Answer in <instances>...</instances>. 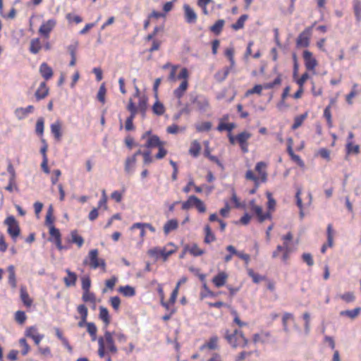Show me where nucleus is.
I'll return each mask as SVG.
<instances>
[{
	"label": "nucleus",
	"mask_w": 361,
	"mask_h": 361,
	"mask_svg": "<svg viewBox=\"0 0 361 361\" xmlns=\"http://www.w3.org/2000/svg\"><path fill=\"white\" fill-rule=\"evenodd\" d=\"M113 336L111 332L105 331L104 337L101 336L98 338V355L100 358L104 357L107 353H117L118 349Z\"/></svg>",
	"instance_id": "obj_1"
},
{
	"label": "nucleus",
	"mask_w": 361,
	"mask_h": 361,
	"mask_svg": "<svg viewBox=\"0 0 361 361\" xmlns=\"http://www.w3.org/2000/svg\"><path fill=\"white\" fill-rule=\"evenodd\" d=\"M293 235L290 232H288L286 235L282 236L283 240V245H277L276 250L272 252V257L277 258L279 257V252L283 251V255L281 257V260L284 264H287L290 258V255L292 252L291 248L289 245V242L293 240Z\"/></svg>",
	"instance_id": "obj_2"
},
{
	"label": "nucleus",
	"mask_w": 361,
	"mask_h": 361,
	"mask_svg": "<svg viewBox=\"0 0 361 361\" xmlns=\"http://www.w3.org/2000/svg\"><path fill=\"white\" fill-rule=\"evenodd\" d=\"M225 338L233 348L245 347L248 343V340L244 336L243 332L237 329L234 330L232 334H229L228 331L226 330Z\"/></svg>",
	"instance_id": "obj_3"
},
{
	"label": "nucleus",
	"mask_w": 361,
	"mask_h": 361,
	"mask_svg": "<svg viewBox=\"0 0 361 361\" xmlns=\"http://www.w3.org/2000/svg\"><path fill=\"white\" fill-rule=\"evenodd\" d=\"M98 250L97 249L91 250L88 256L83 260V264H88L92 269H96L101 267L104 271L106 270V262L104 259L98 257Z\"/></svg>",
	"instance_id": "obj_4"
},
{
	"label": "nucleus",
	"mask_w": 361,
	"mask_h": 361,
	"mask_svg": "<svg viewBox=\"0 0 361 361\" xmlns=\"http://www.w3.org/2000/svg\"><path fill=\"white\" fill-rule=\"evenodd\" d=\"M4 224L8 226V233L12 238L13 241H16L17 238L20 233V229L15 217L13 216H8L5 219Z\"/></svg>",
	"instance_id": "obj_5"
},
{
	"label": "nucleus",
	"mask_w": 361,
	"mask_h": 361,
	"mask_svg": "<svg viewBox=\"0 0 361 361\" xmlns=\"http://www.w3.org/2000/svg\"><path fill=\"white\" fill-rule=\"evenodd\" d=\"M191 103L195 104L200 111H205L209 107V100L203 95H197L191 94L190 95Z\"/></svg>",
	"instance_id": "obj_6"
},
{
	"label": "nucleus",
	"mask_w": 361,
	"mask_h": 361,
	"mask_svg": "<svg viewBox=\"0 0 361 361\" xmlns=\"http://www.w3.org/2000/svg\"><path fill=\"white\" fill-rule=\"evenodd\" d=\"M173 252V250L166 251L165 247H153L148 250V255L155 259H159V257H161L165 261L167 258Z\"/></svg>",
	"instance_id": "obj_7"
},
{
	"label": "nucleus",
	"mask_w": 361,
	"mask_h": 361,
	"mask_svg": "<svg viewBox=\"0 0 361 361\" xmlns=\"http://www.w3.org/2000/svg\"><path fill=\"white\" fill-rule=\"evenodd\" d=\"M303 59L307 70L314 71L315 68L318 65V63L316 59L313 57L312 53L308 50H305L303 51Z\"/></svg>",
	"instance_id": "obj_8"
},
{
	"label": "nucleus",
	"mask_w": 361,
	"mask_h": 361,
	"mask_svg": "<svg viewBox=\"0 0 361 361\" xmlns=\"http://www.w3.org/2000/svg\"><path fill=\"white\" fill-rule=\"evenodd\" d=\"M184 11V18L187 23L194 24L197 22V15L194 9L188 4H185L183 6Z\"/></svg>",
	"instance_id": "obj_9"
},
{
	"label": "nucleus",
	"mask_w": 361,
	"mask_h": 361,
	"mask_svg": "<svg viewBox=\"0 0 361 361\" xmlns=\"http://www.w3.org/2000/svg\"><path fill=\"white\" fill-rule=\"evenodd\" d=\"M312 32V27H309L305 29L303 32H302L298 39H297V46L307 47L310 44V36Z\"/></svg>",
	"instance_id": "obj_10"
},
{
	"label": "nucleus",
	"mask_w": 361,
	"mask_h": 361,
	"mask_svg": "<svg viewBox=\"0 0 361 361\" xmlns=\"http://www.w3.org/2000/svg\"><path fill=\"white\" fill-rule=\"evenodd\" d=\"M56 24V21L54 19H49L47 21L43 23L39 29V32L46 38H48L49 33L53 30Z\"/></svg>",
	"instance_id": "obj_11"
},
{
	"label": "nucleus",
	"mask_w": 361,
	"mask_h": 361,
	"mask_svg": "<svg viewBox=\"0 0 361 361\" xmlns=\"http://www.w3.org/2000/svg\"><path fill=\"white\" fill-rule=\"evenodd\" d=\"M25 336L32 338L37 345H39V343L44 338V335L39 334L37 331L36 326H30L27 328L25 332Z\"/></svg>",
	"instance_id": "obj_12"
},
{
	"label": "nucleus",
	"mask_w": 361,
	"mask_h": 361,
	"mask_svg": "<svg viewBox=\"0 0 361 361\" xmlns=\"http://www.w3.org/2000/svg\"><path fill=\"white\" fill-rule=\"evenodd\" d=\"M77 311L80 315V321L78 322V325L79 327H83L85 325L87 326V318L88 315V310L87 307L85 305H80L77 307Z\"/></svg>",
	"instance_id": "obj_13"
},
{
	"label": "nucleus",
	"mask_w": 361,
	"mask_h": 361,
	"mask_svg": "<svg viewBox=\"0 0 361 361\" xmlns=\"http://www.w3.org/2000/svg\"><path fill=\"white\" fill-rule=\"evenodd\" d=\"M164 142H161L157 135H153L147 138V142L145 144L144 147L150 149L154 147H158L160 145H164Z\"/></svg>",
	"instance_id": "obj_14"
},
{
	"label": "nucleus",
	"mask_w": 361,
	"mask_h": 361,
	"mask_svg": "<svg viewBox=\"0 0 361 361\" xmlns=\"http://www.w3.org/2000/svg\"><path fill=\"white\" fill-rule=\"evenodd\" d=\"M228 274L224 271H221L213 278L212 282L216 287L220 288L226 284Z\"/></svg>",
	"instance_id": "obj_15"
},
{
	"label": "nucleus",
	"mask_w": 361,
	"mask_h": 361,
	"mask_svg": "<svg viewBox=\"0 0 361 361\" xmlns=\"http://www.w3.org/2000/svg\"><path fill=\"white\" fill-rule=\"evenodd\" d=\"M66 272L67 274V276L63 279L65 285L67 287L74 286L78 279L76 274L71 271L70 269H66Z\"/></svg>",
	"instance_id": "obj_16"
},
{
	"label": "nucleus",
	"mask_w": 361,
	"mask_h": 361,
	"mask_svg": "<svg viewBox=\"0 0 361 361\" xmlns=\"http://www.w3.org/2000/svg\"><path fill=\"white\" fill-rule=\"evenodd\" d=\"M39 73L46 80H49L53 75L52 68L46 63L40 65Z\"/></svg>",
	"instance_id": "obj_17"
},
{
	"label": "nucleus",
	"mask_w": 361,
	"mask_h": 361,
	"mask_svg": "<svg viewBox=\"0 0 361 361\" xmlns=\"http://www.w3.org/2000/svg\"><path fill=\"white\" fill-rule=\"evenodd\" d=\"M49 93V88L47 87V85L44 82H42L35 92V97L37 100H41L45 98Z\"/></svg>",
	"instance_id": "obj_18"
},
{
	"label": "nucleus",
	"mask_w": 361,
	"mask_h": 361,
	"mask_svg": "<svg viewBox=\"0 0 361 361\" xmlns=\"http://www.w3.org/2000/svg\"><path fill=\"white\" fill-rule=\"evenodd\" d=\"M50 128L51 132L54 135V138L57 140H60L62 137L61 122L59 121H56L51 125Z\"/></svg>",
	"instance_id": "obj_19"
},
{
	"label": "nucleus",
	"mask_w": 361,
	"mask_h": 361,
	"mask_svg": "<svg viewBox=\"0 0 361 361\" xmlns=\"http://www.w3.org/2000/svg\"><path fill=\"white\" fill-rule=\"evenodd\" d=\"M135 156L128 157L125 162V171L128 174H132L134 171V168L136 164Z\"/></svg>",
	"instance_id": "obj_20"
},
{
	"label": "nucleus",
	"mask_w": 361,
	"mask_h": 361,
	"mask_svg": "<svg viewBox=\"0 0 361 361\" xmlns=\"http://www.w3.org/2000/svg\"><path fill=\"white\" fill-rule=\"evenodd\" d=\"M147 107V98L145 96L140 97L137 108V111L141 114L142 118L145 117Z\"/></svg>",
	"instance_id": "obj_21"
},
{
	"label": "nucleus",
	"mask_w": 361,
	"mask_h": 361,
	"mask_svg": "<svg viewBox=\"0 0 361 361\" xmlns=\"http://www.w3.org/2000/svg\"><path fill=\"white\" fill-rule=\"evenodd\" d=\"M8 272V283L13 288H16L17 286L15 267L13 265H9L7 268Z\"/></svg>",
	"instance_id": "obj_22"
},
{
	"label": "nucleus",
	"mask_w": 361,
	"mask_h": 361,
	"mask_svg": "<svg viewBox=\"0 0 361 361\" xmlns=\"http://www.w3.org/2000/svg\"><path fill=\"white\" fill-rule=\"evenodd\" d=\"M188 82L187 80H183L180 84L179 87L173 91V94L176 97L180 99L184 94L185 92L188 89Z\"/></svg>",
	"instance_id": "obj_23"
},
{
	"label": "nucleus",
	"mask_w": 361,
	"mask_h": 361,
	"mask_svg": "<svg viewBox=\"0 0 361 361\" xmlns=\"http://www.w3.org/2000/svg\"><path fill=\"white\" fill-rule=\"evenodd\" d=\"M185 251L189 252L190 254L195 257L201 256L204 253V250L200 249L198 245L195 243L192 244L191 246L187 245L184 248Z\"/></svg>",
	"instance_id": "obj_24"
},
{
	"label": "nucleus",
	"mask_w": 361,
	"mask_h": 361,
	"mask_svg": "<svg viewBox=\"0 0 361 361\" xmlns=\"http://www.w3.org/2000/svg\"><path fill=\"white\" fill-rule=\"evenodd\" d=\"M20 296L22 302L26 307H29L32 305V300L30 298L25 286H21Z\"/></svg>",
	"instance_id": "obj_25"
},
{
	"label": "nucleus",
	"mask_w": 361,
	"mask_h": 361,
	"mask_svg": "<svg viewBox=\"0 0 361 361\" xmlns=\"http://www.w3.org/2000/svg\"><path fill=\"white\" fill-rule=\"evenodd\" d=\"M34 110V106L30 105L26 108H18L15 113L18 119L24 118L28 114L32 113Z\"/></svg>",
	"instance_id": "obj_26"
},
{
	"label": "nucleus",
	"mask_w": 361,
	"mask_h": 361,
	"mask_svg": "<svg viewBox=\"0 0 361 361\" xmlns=\"http://www.w3.org/2000/svg\"><path fill=\"white\" fill-rule=\"evenodd\" d=\"M178 223L176 219H171L168 221L164 226V232L168 235L171 231L176 230L178 228Z\"/></svg>",
	"instance_id": "obj_27"
},
{
	"label": "nucleus",
	"mask_w": 361,
	"mask_h": 361,
	"mask_svg": "<svg viewBox=\"0 0 361 361\" xmlns=\"http://www.w3.org/2000/svg\"><path fill=\"white\" fill-rule=\"evenodd\" d=\"M271 336L269 331H262L259 334H255L253 335V342L257 343H265L267 338Z\"/></svg>",
	"instance_id": "obj_28"
},
{
	"label": "nucleus",
	"mask_w": 361,
	"mask_h": 361,
	"mask_svg": "<svg viewBox=\"0 0 361 361\" xmlns=\"http://www.w3.org/2000/svg\"><path fill=\"white\" fill-rule=\"evenodd\" d=\"M99 317L100 319L103 321L106 326H107L110 324V316L109 314V311L106 307L103 306L99 307Z\"/></svg>",
	"instance_id": "obj_29"
},
{
	"label": "nucleus",
	"mask_w": 361,
	"mask_h": 361,
	"mask_svg": "<svg viewBox=\"0 0 361 361\" xmlns=\"http://www.w3.org/2000/svg\"><path fill=\"white\" fill-rule=\"evenodd\" d=\"M361 312V307H356L350 310H343L340 312L341 316L348 317L352 319L356 318Z\"/></svg>",
	"instance_id": "obj_30"
},
{
	"label": "nucleus",
	"mask_w": 361,
	"mask_h": 361,
	"mask_svg": "<svg viewBox=\"0 0 361 361\" xmlns=\"http://www.w3.org/2000/svg\"><path fill=\"white\" fill-rule=\"evenodd\" d=\"M256 215L257 216L258 220L259 222H263L267 219H271V214L269 212H267L266 214H263L262 209L261 207H255V209L252 210Z\"/></svg>",
	"instance_id": "obj_31"
},
{
	"label": "nucleus",
	"mask_w": 361,
	"mask_h": 361,
	"mask_svg": "<svg viewBox=\"0 0 361 361\" xmlns=\"http://www.w3.org/2000/svg\"><path fill=\"white\" fill-rule=\"evenodd\" d=\"M225 20L223 19L218 20L216 23L210 27V31L216 35H219L224 26Z\"/></svg>",
	"instance_id": "obj_32"
},
{
	"label": "nucleus",
	"mask_w": 361,
	"mask_h": 361,
	"mask_svg": "<svg viewBox=\"0 0 361 361\" xmlns=\"http://www.w3.org/2000/svg\"><path fill=\"white\" fill-rule=\"evenodd\" d=\"M231 71V68H224L222 70L217 71L214 75V78L218 82L224 81Z\"/></svg>",
	"instance_id": "obj_33"
},
{
	"label": "nucleus",
	"mask_w": 361,
	"mask_h": 361,
	"mask_svg": "<svg viewBox=\"0 0 361 361\" xmlns=\"http://www.w3.org/2000/svg\"><path fill=\"white\" fill-rule=\"evenodd\" d=\"M41 48L42 45L39 38H34L30 41V51L32 54H37Z\"/></svg>",
	"instance_id": "obj_34"
},
{
	"label": "nucleus",
	"mask_w": 361,
	"mask_h": 361,
	"mask_svg": "<svg viewBox=\"0 0 361 361\" xmlns=\"http://www.w3.org/2000/svg\"><path fill=\"white\" fill-rule=\"evenodd\" d=\"M218 337L216 336H212V338H210L209 341L204 343V345H202L200 348L201 350H203L204 348H209L210 350H215L218 347V345H217V343H218Z\"/></svg>",
	"instance_id": "obj_35"
},
{
	"label": "nucleus",
	"mask_w": 361,
	"mask_h": 361,
	"mask_svg": "<svg viewBox=\"0 0 361 361\" xmlns=\"http://www.w3.org/2000/svg\"><path fill=\"white\" fill-rule=\"evenodd\" d=\"M118 291L126 297H133L135 295V290L130 286H121Z\"/></svg>",
	"instance_id": "obj_36"
},
{
	"label": "nucleus",
	"mask_w": 361,
	"mask_h": 361,
	"mask_svg": "<svg viewBox=\"0 0 361 361\" xmlns=\"http://www.w3.org/2000/svg\"><path fill=\"white\" fill-rule=\"evenodd\" d=\"M247 18H248V15H247V14L242 15L238 19V20L236 21L235 23H233L231 25L232 29H233L234 30H238L243 28L245 22L247 20Z\"/></svg>",
	"instance_id": "obj_37"
},
{
	"label": "nucleus",
	"mask_w": 361,
	"mask_h": 361,
	"mask_svg": "<svg viewBox=\"0 0 361 361\" xmlns=\"http://www.w3.org/2000/svg\"><path fill=\"white\" fill-rule=\"evenodd\" d=\"M71 242L73 243H75L78 247H82L84 243V239L81 235L78 234V231L76 230L72 231L71 233Z\"/></svg>",
	"instance_id": "obj_38"
},
{
	"label": "nucleus",
	"mask_w": 361,
	"mask_h": 361,
	"mask_svg": "<svg viewBox=\"0 0 361 361\" xmlns=\"http://www.w3.org/2000/svg\"><path fill=\"white\" fill-rule=\"evenodd\" d=\"M201 150V146L198 141L194 140L192 142L190 147L189 149V153L194 157H197Z\"/></svg>",
	"instance_id": "obj_39"
},
{
	"label": "nucleus",
	"mask_w": 361,
	"mask_h": 361,
	"mask_svg": "<svg viewBox=\"0 0 361 361\" xmlns=\"http://www.w3.org/2000/svg\"><path fill=\"white\" fill-rule=\"evenodd\" d=\"M204 233L205 237L204 241L205 243H210L216 240L215 235L209 225L205 226Z\"/></svg>",
	"instance_id": "obj_40"
},
{
	"label": "nucleus",
	"mask_w": 361,
	"mask_h": 361,
	"mask_svg": "<svg viewBox=\"0 0 361 361\" xmlns=\"http://www.w3.org/2000/svg\"><path fill=\"white\" fill-rule=\"evenodd\" d=\"M346 152L347 154H357L360 152V146L358 145H353L352 141H348L346 144Z\"/></svg>",
	"instance_id": "obj_41"
},
{
	"label": "nucleus",
	"mask_w": 361,
	"mask_h": 361,
	"mask_svg": "<svg viewBox=\"0 0 361 361\" xmlns=\"http://www.w3.org/2000/svg\"><path fill=\"white\" fill-rule=\"evenodd\" d=\"M251 137V134L247 131H243L236 136V141L239 145L247 142V140Z\"/></svg>",
	"instance_id": "obj_42"
},
{
	"label": "nucleus",
	"mask_w": 361,
	"mask_h": 361,
	"mask_svg": "<svg viewBox=\"0 0 361 361\" xmlns=\"http://www.w3.org/2000/svg\"><path fill=\"white\" fill-rule=\"evenodd\" d=\"M307 116V113H305V114H301L300 116H296L294 118V123H293V124L292 125V127H291L292 129L293 130H296L300 126H301V125L302 124L303 121L305 120Z\"/></svg>",
	"instance_id": "obj_43"
},
{
	"label": "nucleus",
	"mask_w": 361,
	"mask_h": 361,
	"mask_svg": "<svg viewBox=\"0 0 361 361\" xmlns=\"http://www.w3.org/2000/svg\"><path fill=\"white\" fill-rule=\"evenodd\" d=\"M152 111L154 114L157 116H161L165 112V108L162 103H161L159 101H157L152 106Z\"/></svg>",
	"instance_id": "obj_44"
},
{
	"label": "nucleus",
	"mask_w": 361,
	"mask_h": 361,
	"mask_svg": "<svg viewBox=\"0 0 361 361\" xmlns=\"http://www.w3.org/2000/svg\"><path fill=\"white\" fill-rule=\"evenodd\" d=\"M353 9L355 18L357 21L361 20V1L360 0H354Z\"/></svg>",
	"instance_id": "obj_45"
},
{
	"label": "nucleus",
	"mask_w": 361,
	"mask_h": 361,
	"mask_svg": "<svg viewBox=\"0 0 361 361\" xmlns=\"http://www.w3.org/2000/svg\"><path fill=\"white\" fill-rule=\"evenodd\" d=\"M87 331L92 337V341H94L97 338V328L92 322L87 324Z\"/></svg>",
	"instance_id": "obj_46"
},
{
	"label": "nucleus",
	"mask_w": 361,
	"mask_h": 361,
	"mask_svg": "<svg viewBox=\"0 0 361 361\" xmlns=\"http://www.w3.org/2000/svg\"><path fill=\"white\" fill-rule=\"evenodd\" d=\"M293 318H294V317H293V314H291V313L286 312L283 314V318H282V323H283V331L285 332H286V333L289 332L288 321L289 319H293Z\"/></svg>",
	"instance_id": "obj_47"
},
{
	"label": "nucleus",
	"mask_w": 361,
	"mask_h": 361,
	"mask_svg": "<svg viewBox=\"0 0 361 361\" xmlns=\"http://www.w3.org/2000/svg\"><path fill=\"white\" fill-rule=\"evenodd\" d=\"M247 274L252 278V281L255 283H258L265 279L264 276L259 275L257 273H255L252 269H247Z\"/></svg>",
	"instance_id": "obj_48"
},
{
	"label": "nucleus",
	"mask_w": 361,
	"mask_h": 361,
	"mask_svg": "<svg viewBox=\"0 0 361 361\" xmlns=\"http://www.w3.org/2000/svg\"><path fill=\"white\" fill-rule=\"evenodd\" d=\"M197 198L195 195H191L188 197V200L182 203V209L183 210H188L192 207H194L196 202L194 199Z\"/></svg>",
	"instance_id": "obj_49"
},
{
	"label": "nucleus",
	"mask_w": 361,
	"mask_h": 361,
	"mask_svg": "<svg viewBox=\"0 0 361 361\" xmlns=\"http://www.w3.org/2000/svg\"><path fill=\"white\" fill-rule=\"evenodd\" d=\"M82 299L85 302H91L92 304L96 303V298L93 293L90 291L83 292Z\"/></svg>",
	"instance_id": "obj_50"
},
{
	"label": "nucleus",
	"mask_w": 361,
	"mask_h": 361,
	"mask_svg": "<svg viewBox=\"0 0 361 361\" xmlns=\"http://www.w3.org/2000/svg\"><path fill=\"white\" fill-rule=\"evenodd\" d=\"M235 128V124L233 123H220L217 127L219 131L227 130L229 133Z\"/></svg>",
	"instance_id": "obj_51"
},
{
	"label": "nucleus",
	"mask_w": 361,
	"mask_h": 361,
	"mask_svg": "<svg viewBox=\"0 0 361 361\" xmlns=\"http://www.w3.org/2000/svg\"><path fill=\"white\" fill-rule=\"evenodd\" d=\"M54 209L52 205H50L47 209L45 223L48 226H53L54 219L52 217Z\"/></svg>",
	"instance_id": "obj_52"
},
{
	"label": "nucleus",
	"mask_w": 361,
	"mask_h": 361,
	"mask_svg": "<svg viewBox=\"0 0 361 361\" xmlns=\"http://www.w3.org/2000/svg\"><path fill=\"white\" fill-rule=\"evenodd\" d=\"M78 47V42L75 41L67 47V50L69 52L71 58L76 57V52Z\"/></svg>",
	"instance_id": "obj_53"
},
{
	"label": "nucleus",
	"mask_w": 361,
	"mask_h": 361,
	"mask_svg": "<svg viewBox=\"0 0 361 361\" xmlns=\"http://www.w3.org/2000/svg\"><path fill=\"white\" fill-rule=\"evenodd\" d=\"M44 118L42 117H40L37 119V123H36V128H35V131H36V133L39 135H43V133H44Z\"/></svg>",
	"instance_id": "obj_54"
},
{
	"label": "nucleus",
	"mask_w": 361,
	"mask_h": 361,
	"mask_svg": "<svg viewBox=\"0 0 361 361\" xmlns=\"http://www.w3.org/2000/svg\"><path fill=\"white\" fill-rule=\"evenodd\" d=\"M106 88H105V86L104 84H102L99 89V91H98V93H97V99L102 102V104H104L105 103V94H106Z\"/></svg>",
	"instance_id": "obj_55"
},
{
	"label": "nucleus",
	"mask_w": 361,
	"mask_h": 361,
	"mask_svg": "<svg viewBox=\"0 0 361 361\" xmlns=\"http://www.w3.org/2000/svg\"><path fill=\"white\" fill-rule=\"evenodd\" d=\"M19 344L20 345V347L23 348V350L21 351V353L23 355H26L28 352L30 351V345H28V343H27V341L25 338H20L19 340Z\"/></svg>",
	"instance_id": "obj_56"
},
{
	"label": "nucleus",
	"mask_w": 361,
	"mask_h": 361,
	"mask_svg": "<svg viewBox=\"0 0 361 361\" xmlns=\"http://www.w3.org/2000/svg\"><path fill=\"white\" fill-rule=\"evenodd\" d=\"M340 298L346 302H352L355 300V297L353 292H347L339 295Z\"/></svg>",
	"instance_id": "obj_57"
},
{
	"label": "nucleus",
	"mask_w": 361,
	"mask_h": 361,
	"mask_svg": "<svg viewBox=\"0 0 361 361\" xmlns=\"http://www.w3.org/2000/svg\"><path fill=\"white\" fill-rule=\"evenodd\" d=\"M185 129V128H180L176 124H173L167 127L166 132L169 134H177L180 131H184Z\"/></svg>",
	"instance_id": "obj_58"
},
{
	"label": "nucleus",
	"mask_w": 361,
	"mask_h": 361,
	"mask_svg": "<svg viewBox=\"0 0 361 361\" xmlns=\"http://www.w3.org/2000/svg\"><path fill=\"white\" fill-rule=\"evenodd\" d=\"M202 288H203L204 292L201 293V294H200L201 298H206L208 296L215 297L216 295L214 292H212L209 290V288H208L206 283H204L202 284Z\"/></svg>",
	"instance_id": "obj_59"
},
{
	"label": "nucleus",
	"mask_w": 361,
	"mask_h": 361,
	"mask_svg": "<svg viewBox=\"0 0 361 361\" xmlns=\"http://www.w3.org/2000/svg\"><path fill=\"white\" fill-rule=\"evenodd\" d=\"M212 128V123L210 122H203L196 126V129L199 132L209 131Z\"/></svg>",
	"instance_id": "obj_60"
},
{
	"label": "nucleus",
	"mask_w": 361,
	"mask_h": 361,
	"mask_svg": "<svg viewBox=\"0 0 361 361\" xmlns=\"http://www.w3.org/2000/svg\"><path fill=\"white\" fill-rule=\"evenodd\" d=\"M66 19L68 22H75L76 24L80 23L82 21V18L79 16L73 15V13L66 14Z\"/></svg>",
	"instance_id": "obj_61"
},
{
	"label": "nucleus",
	"mask_w": 361,
	"mask_h": 361,
	"mask_svg": "<svg viewBox=\"0 0 361 361\" xmlns=\"http://www.w3.org/2000/svg\"><path fill=\"white\" fill-rule=\"evenodd\" d=\"M49 234L51 237L54 238V240L61 238V233L58 228H55L54 226H51L49 227Z\"/></svg>",
	"instance_id": "obj_62"
},
{
	"label": "nucleus",
	"mask_w": 361,
	"mask_h": 361,
	"mask_svg": "<svg viewBox=\"0 0 361 361\" xmlns=\"http://www.w3.org/2000/svg\"><path fill=\"white\" fill-rule=\"evenodd\" d=\"M142 155L143 157L144 164L148 165L153 161V159L151 157V152L149 150L144 151L143 153H142Z\"/></svg>",
	"instance_id": "obj_63"
},
{
	"label": "nucleus",
	"mask_w": 361,
	"mask_h": 361,
	"mask_svg": "<svg viewBox=\"0 0 361 361\" xmlns=\"http://www.w3.org/2000/svg\"><path fill=\"white\" fill-rule=\"evenodd\" d=\"M15 319L17 322L22 324L26 319V315L23 311H17L16 312Z\"/></svg>",
	"instance_id": "obj_64"
}]
</instances>
